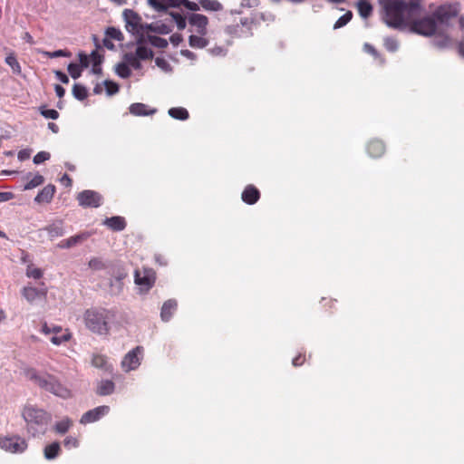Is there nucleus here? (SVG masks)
<instances>
[{
	"label": "nucleus",
	"mask_w": 464,
	"mask_h": 464,
	"mask_svg": "<svg viewBox=\"0 0 464 464\" xmlns=\"http://www.w3.org/2000/svg\"><path fill=\"white\" fill-rule=\"evenodd\" d=\"M27 379L34 382L41 389L62 399H69L72 396V391L63 385L56 376L44 373L39 374L34 368H28L24 371Z\"/></svg>",
	"instance_id": "obj_1"
},
{
	"label": "nucleus",
	"mask_w": 464,
	"mask_h": 464,
	"mask_svg": "<svg viewBox=\"0 0 464 464\" xmlns=\"http://www.w3.org/2000/svg\"><path fill=\"white\" fill-rule=\"evenodd\" d=\"M116 312L112 309L91 308L83 314L85 326L97 334H107L110 331V324L115 320Z\"/></svg>",
	"instance_id": "obj_2"
},
{
	"label": "nucleus",
	"mask_w": 464,
	"mask_h": 464,
	"mask_svg": "<svg viewBox=\"0 0 464 464\" xmlns=\"http://www.w3.org/2000/svg\"><path fill=\"white\" fill-rule=\"evenodd\" d=\"M382 8V21L390 28L404 30L408 26L404 0H379Z\"/></svg>",
	"instance_id": "obj_3"
},
{
	"label": "nucleus",
	"mask_w": 464,
	"mask_h": 464,
	"mask_svg": "<svg viewBox=\"0 0 464 464\" xmlns=\"http://www.w3.org/2000/svg\"><path fill=\"white\" fill-rule=\"evenodd\" d=\"M22 415L26 422L27 431L33 437L44 435L52 420L49 412L33 405L25 406Z\"/></svg>",
	"instance_id": "obj_4"
},
{
	"label": "nucleus",
	"mask_w": 464,
	"mask_h": 464,
	"mask_svg": "<svg viewBox=\"0 0 464 464\" xmlns=\"http://www.w3.org/2000/svg\"><path fill=\"white\" fill-rule=\"evenodd\" d=\"M147 4L156 12H168L169 9L180 5L188 10L197 12L200 10V5L189 0H147Z\"/></svg>",
	"instance_id": "obj_5"
},
{
	"label": "nucleus",
	"mask_w": 464,
	"mask_h": 464,
	"mask_svg": "<svg viewBox=\"0 0 464 464\" xmlns=\"http://www.w3.org/2000/svg\"><path fill=\"white\" fill-rule=\"evenodd\" d=\"M459 13V9L458 4L447 3L438 6L431 16L435 19L437 24L449 26L450 21L457 17Z\"/></svg>",
	"instance_id": "obj_6"
},
{
	"label": "nucleus",
	"mask_w": 464,
	"mask_h": 464,
	"mask_svg": "<svg viewBox=\"0 0 464 464\" xmlns=\"http://www.w3.org/2000/svg\"><path fill=\"white\" fill-rule=\"evenodd\" d=\"M436 30L437 24L431 15L410 23V31L423 36H431L436 33Z\"/></svg>",
	"instance_id": "obj_7"
},
{
	"label": "nucleus",
	"mask_w": 464,
	"mask_h": 464,
	"mask_svg": "<svg viewBox=\"0 0 464 464\" xmlns=\"http://www.w3.org/2000/svg\"><path fill=\"white\" fill-rule=\"evenodd\" d=\"M27 446L26 440L19 436L0 439V448L10 453H23Z\"/></svg>",
	"instance_id": "obj_8"
},
{
	"label": "nucleus",
	"mask_w": 464,
	"mask_h": 464,
	"mask_svg": "<svg viewBox=\"0 0 464 464\" xmlns=\"http://www.w3.org/2000/svg\"><path fill=\"white\" fill-rule=\"evenodd\" d=\"M102 196L94 190L85 189L77 195L79 205L83 208H98L102 204Z\"/></svg>",
	"instance_id": "obj_9"
},
{
	"label": "nucleus",
	"mask_w": 464,
	"mask_h": 464,
	"mask_svg": "<svg viewBox=\"0 0 464 464\" xmlns=\"http://www.w3.org/2000/svg\"><path fill=\"white\" fill-rule=\"evenodd\" d=\"M143 349L137 346L130 351L122 359L121 366L126 372L136 370L140 364V356Z\"/></svg>",
	"instance_id": "obj_10"
},
{
	"label": "nucleus",
	"mask_w": 464,
	"mask_h": 464,
	"mask_svg": "<svg viewBox=\"0 0 464 464\" xmlns=\"http://www.w3.org/2000/svg\"><path fill=\"white\" fill-rule=\"evenodd\" d=\"M156 280L155 273L152 269H144L141 275L140 271H135V284L140 286V290L148 292Z\"/></svg>",
	"instance_id": "obj_11"
},
{
	"label": "nucleus",
	"mask_w": 464,
	"mask_h": 464,
	"mask_svg": "<svg viewBox=\"0 0 464 464\" xmlns=\"http://www.w3.org/2000/svg\"><path fill=\"white\" fill-rule=\"evenodd\" d=\"M125 21V27L129 33L134 32L138 29H142L143 23H141L140 15L131 9H125L122 13Z\"/></svg>",
	"instance_id": "obj_12"
},
{
	"label": "nucleus",
	"mask_w": 464,
	"mask_h": 464,
	"mask_svg": "<svg viewBox=\"0 0 464 464\" xmlns=\"http://www.w3.org/2000/svg\"><path fill=\"white\" fill-rule=\"evenodd\" d=\"M110 411V407L107 405L98 406L83 413L81 417V424H88L101 420L103 416L107 415Z\"/></svg>",
	"instance_id": "obj_13"
},
{
	"label": "nucleus",
	"mask_w": 464,
	"mask_h": 464,
	"mask_svg": "<svg viewBox=\"0 0 464 464\" xmlns=\"http://www.w3.org/2000/svg\"><path fill=\"white\" fill-rule=\"evenodd\" d=\"M188 24L196 27V32L199 35H206L208 33V18L200 14H189L188 16Z\"/></svg>",
	"instance_id": "obj_14"
},
{
	"label": "nucleus",
	"mask_w": 464,
	"mask_h": 464,
	"mask_svg": "<svg viewBox=\"0 0 464 464\" xmlns=\"http://www.w3.org/2000/svg\"><path fill=\"white\" fill-rule=\"evenodd\" d=\"M46 232L51 240L63 237L65 234L64 222L62 219H57L51 224L39 229V232Z\"/></svg>",
	"instance_id": "obj_15"
},
{
	"label": "nucleus",
	"mask_w": 464,
	"mask_h": 464,
	"mask_svg": "<svg viewBox=\"0 0 464 464\" xmlns=\"http://www.w3.org/2000/svg\"><path fill=\"white\" fill-rule=\"evenodd\" d=\"M89 237L88 233H82L79 235L72 236L69 238L63 239L57 244V247L62 249H69Z\"/></svg>",
	"instance_id": "obj_16"
},
{
	"label": "nucleus",
	"mask_w": 464,
	"mask_h": 464,
	"mask_svg": "<svg viewBox=\"0 0 464 464\" xmlns=\"http://www.w3.org/2000/svg\"><path fill=\"white\" fill-rule=\"evenodd\" d=\"M46 293L47 291L45 288L37 289L32 286H25L22 291L23 296L30 303H33L37 298L45 297Z\"/></svg>",
	"instance_id": "obj_17"
},
{
	"label": "nucleus",
	"mask_w": 464,
	"mask_h": 464,
	"mask_svg": "<svg viewBox=\"0 0 464 464\" xmlns=\"http://www.w3.org/2000/svg\"><path fill=\"white\" fill-rule=\"evenodd\" d=\"M241 198L245 203L248 205H253L258 201L260 198V193L259 190L253 185H247L245 188Z\"/></svg>",
	"instance_id": "obj_18"
},
{
	"label": "nucleus",
	"mask_w": 464,
	"mask_h": 464,
	"mask_svg": "<svg viewBox=\"0 0 464 464\" xmlns=\"http://www.w3.org/2000/svg\"><path fill=\"white\" fill-rule=\"evenodd\" d=\"M102 224L107 226L112 231L116 232L122 231L126 227V221L124 218L120 216L107 218L103 220Z\"/></svg>",
	"instance_id": "obj_19"
},
{
	"label": "nucleus",
	"mask_w": 464,
	"mask_h": 464,
	"mask_svg": "<svg viewBox=\"0 0 464 464\" xmlns=\"http://www.w3.org/2000/svg\"><path fill=\"white\" fill-rule=\"evenodd\" d=\"M55 187L53 185L45 186L34 198V201L38 204L49 203L53 198Z\"/></svg>",
	"instance_id": "obj_20"
},
{
	"label": "nucleus",
	"mask_w": 464,
	"mask_h": 464,
	"mask_svg": "<svg viewBox=\"0 0 464 464\" xmlns=\"http://www.w3.org/2000/svg\"><path fill=\"white\" fill-rule=\"evenodd\" d=\"M177 306H178V304H177L176 300H174V299L167 300L163 304V305L161 307V311H160V317H161L162 321L169 322L170 320V318L172 317L174 312L177 310Z\"/></svg>",
	"instance_id": "obj_21"
},
{
	"label": "nucleus",
	"mask_w": 464,
	"mask_h": 464,
	"mask_svg": "<svg viewBox=\"0 0 464 464\" xmlns=\"http://www.w3.org/2000/svg\"><path fill=\"white\" fill-rule=\"evenodd\" d=\"M147 32H151L159 34H169L172 29L166 24L163 23H145L142 26Z\"/></svg>",
	"instance_id": "obj_22"
},
{
	"label": "nucleus",
	"mask_w": 464,
	"mask_h": 464,
	"mask_svg": "<svg viewBox=\"0 0 464 464\" xmlns=\"http://www.w3.org/2000/svg\"><path fill=\"white\" fill-rule=\"evenodd\" d=\"M423 0H409L405 1V14L411 19L420 14L421 11V3Z\"/></svg>",
	"instance_id": "obj_23"
},
{
	"label": "nucleus",
	"mask_w": 464,
	"mask_h": 464,
	"mask_svg": "<svg viewBox=\"0 0 464 464\" xmlns=\"http://www.w3.org/2000/svg\"><path fill=\"white\" fill-rule=\"evenodd\" d=\"M129 110L130 112L135 116L152 115L157 111L156 109L149 110L146 104L140 102L132 103Z\"/></svg>",
	"instance_id": "obj_24"
},
{
	"label": "nucleus",
	"mask_w": 464,
	"mask_h": 464,
	"mask_svg": "<svg viewBox=\"0 0 464 464\" xmlns=\"http://www.w3.org/2000/svg\"><path fill=\"white\" fill-rule=\"evenodd\" d=\"M367 150L371 157L378 158L384 153L385 146L382 141L374 140L368 144Z\"/></svg>",
	"instance_id": "obj_25"
},
{
	"label": "nucleus",
	"mask_w": 464,
	"mask_h": 464,
	"mask_svg": "<svg viewBox=\"0 0 464 464\" xmlns=\"http://www.w3.org/2000/svg\"><path fill=\"white\" fill-rule=\"evenodd\" d=\"M115 383L111 380H102L96 390V393L100 396L111 395L114 392Z\"/></svg>",
	"instance_id": "obj_26"
},
{
	"label": "nucleus",
	"mask_w": 464,
	"mask_h": 464,
	"mask_svg": "<svg viewBox=\"0 0 464 464\" xmlns=\"http://www.w3.org/2000/svg\"><path fill=\"white\" fill-rule=\"evenodd\" d=\"M92 365L95 368H99L104 371H110L111 365L107 362V358L99 353H93L92 356Z\"/></svg>",
	"instance_id": "obj_27"
},
{
	"label": "nucleus",
	"mask_w": 464,
	"mask_h": 464,
	"mask_svg": "<svg viewBox=\"0 0 464 464\" xmlns=\"http://www.w3.org/2000/svg\"><path fill=\"white\" fill-rule=\"evenodd\" d=\"M205 11L218 12L223 10V5L218 0H197Z\"/></svg>",
	"instance_id": "obj_28"
},
{
	"label": "nucleus",
	"mask_w": 464,
	"mask_h": 464,
	"mask_svg": "<svg viewBox=\"0 0 464 464\" xmlns=\"http://www.w3.org/2000/svg\"><path fill=\"white\" fill-rule=\"evenodd\" d=\"M164 14H168L171 16L172 20L176 23L177 27L179 30H184L187 26V19L185 15H183L181 13L178 11H169L163 12Z\"/></svg>",
	"instance_id": "obj_29"
},
{
	"label": "nucleus",
	"mask_w": 464,
	"mask_h": 464,
	"mask_svg": "<svg viewBox=\"0 0 464 464\" xmlns=\"http://www.w3.org/2000/svg\"><path fill=\"white\" fill-rule=\"evenodd\" d=\"M357 9L359 14L363 18L367 19L369 18L372 14V5L370 4V2L366 0H360L357 5Z\"/></svg>",
	"instance_id": "obj_30"
},
{
	"label": "nucleus",
	"mask_w": 464,
	"mask_h": 464,
	"mask_svg": "<svg viewBox=\"0 0 464 464\" xmlns=\"http://www.w3.org/2000/svg\"><path fill=\"white\" fill-rule=\"evenodd\" d=\"M60 450L61 448L59 442H53L44 448V458L48 460L54 459L59 455Z\"/></svg>",
	"instance_id": "obj_31"
},
{
	"label": "nucleus",
	"mask_w": 464,
	"mask_h": 464,
	"mask_svg": "<svg viewBox=\"0 0 464 464\" xmlns=\"http://www.w3.org/2000/svg\"><path fill=\"white\" fill-rule=\"evenodd\" d=\"M203 36L204 35L191 34L188 37V44H189V46L192 47V48H198V49H202V48H205L206 46H208V40L206 39Z\"/></svg>",
	"instance_id": "obj_32"
},
{
	"label": "nucleus",
	"mask_w": 464,
	"mask_h": 464,
	"mask_svg": "<svg viewBox=\"0 0 464 464\" xmlns=\"http://www.w3.org/2000/svg\"><path fill=\"white\" fill-rule=\"evenodd\" d=\"M5 61L12 69L13 73L17 75L21 74L22 69L14 52L9 53Z\"/></svg>",
	"instance_id": "obj_33"
},
{
	"label": "nucleus",
	"mask_w": 464,
	"mask_h": 464,
	"mask_svg": "<svg viewBox=\"0 0 464 464\" xmlns=\"http://www.w3.org/2000/svg\"><path fill=\"white\" fill-rule=\"evenodd\" d=\"M169 115L174 119L185 121L188 119V111L182 107L170 108L168 111Z\"/></svg>",
	"instance_id": "obj_34"
},
{
	"label": "nucleus",
	"mask_w": 464,
	"mask_h": 464,
	"mask_svg": "<svg viewBox=\"0 0 464 464\" xmlns=\"http://www.w3.org/2000/svg\"><path fill=\"white\" fill-rule=\"evenodd\" d=\"M124 62L129 65H130L135 70H140L141 68V63L140 62V58L132 53H126L123 55Z\"/></svg>",
	"instance_id": "obj_35"
},
{
	"label": "nucleus",
	"mask_w": 464,
	"mask_h": 464,
	"mask_svg": "<svg viewBox=\"0 0 464 464\" xmlns=\"http://www.w3.org/2000/svg\"><path fill=\"white\" fill-rule=\"evenodd\" d=\"M72 95L78 101H83L88 96L87 88L80 83H75L72 87Z\"/></svg>",
	"instance_id": "obj_36"
},
{
	"label": "nucleus",
	"mask_w": 464,
	"mask_h": 464,
	"mask_svg": "<svg viewBox=\"0 0 464 464\" xmlns=\"http://www.w3.org/2000/svg\"><path fill=\"white\" fill-rule=\"evenodd\" d=\"M148 42L154 47L164 49L168 46L169 43L166 39L160 36L147 34Z\"/></svg>",
	"instance_id": "obj_37"
},
{
	"label": "nucleus",
	"mask_w": 464,
	"mask_h": 464,
	"mask_svg": "<svg viewBox=\"0 0 464 464\" xmlns=\"http://www.w3.org/2000/svg\"><path fill=\"white\" fill-rule=\"evenodd\" d=\"M115 72L122 79H127L131 74V71L125 62L117 63L115 66Z\"/></svg>",
	"instance_id": "obj_38"
},
{
	"label": "nucleus",
	"mask_w": 464,
	"mask_h": 464,
	"mask_svg": "<svg viewBox=\"0 0 464 464\" xmlns=\"http://www.w3.org/2000/svg\"><path fill=\"white\" fill-rule=\"evenodd\" d=\"M72 426V420L69 418H64L54 425V430L59 434L66 433Z\"/></svg>",
	"instance_id": "obj_39"
},
{
	"label": "nucleus",
	"mask_w": 464,
	"mask_h": 464,
	"mask_svg": "<svg viewBox=\"0 0 464 464\" xmlns=\"http://www.w3.org/2000/svg\"><path fill=\"white\" fill-rule=\"evenodd\" d=\"M140 60H149L152 59L153 52L151 49L146 47L145 45H139L136 49L135 53Z\"/></svg>",
	"instance_id": "obj_40"
},
{
	"label": "nucleus",
	"mask_w": 464,
	"mask_h": 464,
	"mask_svg": "<svg viewBox=\"0 0 464 464\" xmlns=\"http://www.w3.org/2000/svg\"><path fill=\"white\" fill-rule=\"evenodd\" d=\"M72 338V334L68 330L60 335H53L50 338V341L54 345H61L62 343L68 342Z\"/></svg>",
	"instance_id": "obj_41"
},
{
	"label": "nucleus",
	"mask_w": 464,
	"mask_h": 464,
	"mask_svg": "<svg viewBox=\"0 0 464 464\" xmlns=\"http://www.w3.org/2000/svg\"><path fill=\"white\" fill-rule=\"evenodd\" d=\"M39 111L45 119L57 120L59 118V112L56 110L48 109L44 105L39 107Z\"/></svg>",
	"instance_id": "obj_42"
},
{
	"label": "nucleus",
	"mask_w": 464,
	"mask_h": 464,
	"mask_svg": "<svg viewBox=\"0 0 464 464\" xmlns=\"http://www.w3.org/2000/svg\"><path fill=\"white\" fill-rule=\"evenodd\" d=\"M353 18L352 11H347L344 14H343L334 24V29L337 30L345 26Z\"/></svg>",
	"instance_id": "obj_43"
},
{
	"label": "nucleus",
	"mask_w": 464,
	"mask_h": 464,
	"mask_svg": "<svg viewBox=\"0 0 464 464\" xmlns=\"http://www.w3.org/2000/svg\"><path fill=\"white\" fill-rule=\"evenodd\" d=\"M105 34L108 38L116 40V41H122L124 38L121 31L115 27H108L106 29Z\"/></svg>",
	"instance_id": "obj_44"
},
{
	"label": "nucleus",
	"mask_w": 464,
	"mask_h": 464,
	"mask_svg": "<svg viewBox=\"0 0 464 464\" xmlns=\"http://www.w3.org/2000/svg\"><path fill=\"white\" fill-rule=\"evenodd\" d=\"M44 181V179L42 175L36 174L31 180H29L25 185L24 189L29 190L33 189L40 185H42Z\"/></svg>",
	"instance_id": "obj_45"
},
{
	"label": "nucleus",
	"mask_w": 464,
	"mask_h": 464,
	"mask_svg": "<svg viewBox=\"0 0 464 464\" xmlns=\"http://www.w3.org/2000/svg\"><path fill=\"white\" fill-rule=\"evenodd\" d=\"M145 29H138L134 32H131L133 35L136 36V44L139 45H144L148 42L147 34H145Z\"/></svg>",
	"instance_id": "obj_46"
},
{
	"label": "nucleus",
	"mask_w": 464,
	"mask_h": 464,
	"mask_svg": "<svg viewBox=\"0 0 464 464\" xmlns=\"http://www.w3.org/2000/svg\"><path fill=\"white\" fill-rule=\"evenodd\" d=\"M68 72L72 79H78L82 75L81 66L77 63H71L67 67Z\"/></svg>",
	"instance_id": "obj_47"
},
{
	"label": "nucleus",
	"mask_w": 464,
	"mask_h": 464,
	"mask_svg": "<svg viewBox=\"0 0 464 464\" xmlns=\"http://www.w3.org/2000/svg\"><path fill=\"white\" fill-rule=\"evenodd\" d=\"M384 47L387 51L393 53L398 50L399 44L396 39L392 37H386L384 38Z\"/></svg>",
	"instance_id": "obj_48"
},
{
	"label": "nucleus",
	"mask_w": 464,
	"mask_h": 464,
	"mask_svg": "<svg viewBox=\"0 0 464 464\" xmlns=\"http://www.w3.org/2000/svg\"><path fill=\"white\" fill-rule=\"evenodd\" d=\"M89 267L93 270H102L106 268V266L104 262L102 260V258L99 257H92L89 261Z\"/></svg>",
	"instance_id": "obj_49"
},
{
	"label": "nucleus",
	"mask_w": 464,
	"mask_h": 464,
	"mask_svg": "<svg viewBox=\"0 0 464 464\" xmlns=\"http://www.w3.org/2000/svg\"><path fill=\"white\" fill-rule=\"evenodd\" d=\"M103 84L106 88V92L109 95H113L119 92V85L110 80H105Z\"/></svg>",
	"instance_id": "obj_50"
},
{
	"label": "nucleus",
	"mask_w": 464,
	"mask_h": 464,
	"mask_svg": "<svg viewBox=\"0 0 464 464\" xmlns=\"http://www.w3.org/2000/svg\"><path fill=\"white\" fill-rule=\"evenodd\" d=\"M44 55L49 58L70 57L71 53L65 50H56L54 52H44Z\"/></svg>",
	"instance_id": "obj_51"
},
{
	"label": "nucleus",
	"mask_w": 464,
	"mask_h": 464,
	"mask_svg": "<svg viewBox=\"0 0 464 464\" xmlns=\"http://www.w3.org/2000/svg\"><path fill=\"white\" fill-rule=\"evenodd\" d=\"M51 155L47 151H40L34 157V164H41L50 159Z\"/></svg>",
	"instance_id": "obj_52"
},
{
	"label": "nucleus",
	"mask_w": 464,
	"mask_h": 464,
	"mask_svg": "<svg viewBox=\"0 0 464 464\" xmlns=\"http://www.w3.org/2000/svg\"><path fill=\"white\" fill-rule=\"evenodd\" d=\"M26 276L28 277H32L34 279H40L43 276V272L40 268L28 267L26 271Z\"/></svg>",
	"instance_id": "obj_53"
},
{
	"label": "nucleus",
	"mask_w": 464,
	"mask_h": 464,
	"mask_svg": "<svg viewBox=\"0 0 464 464\" xmlns=\"http://www.w3.org/2000/svg\"><path fill=\"white\" fill-rule=\"evenodd\" d=\"M81 69L87 68L90 64V57L84 53H79L78 54Z\"/></svg>",
	"instance_id": "obj_54"
},
{
	"label": "nucleus",
	"mask_w": 464,
	"mask_h": 464,
	"mask_svg": "<svg viewBox=\"0 0 464 464\" xmlns=\"http://www.w3.org/2000/svg\"><path fill=\"white\" fill-rule=\"evenodd\" d=\"M63 444L66 448L72 449L76 448L79 445V441L76 438H73L72 436L66 437L63 440Z\"/></svg>",
	"instance_id": "obj_55"
},
{
	"label": "nucleus",
	"mask_w": 464,
	"mask_h": 464,
	"mask_svg": "<svg viewBox=\"0 0 464 464\" xmlns=\"http://www.w3.org/2000/svg\"><path fill=\"white\" fill-rule=\"evenodd\" d=\"M155 63L158 67L161 68L164 71H168L170 68L169 63L163 58L157 57L155 59Z\"/></svg>",
	"instance_id": "obj_56"
},
{
	"label": "nucleus",
	"mask_w": 464,
	"mask_h": 464,
	"mask_svg": "<svg viewBox=\"0 0 464 464\" xmlns=\"http://www.w3.org/2000/svg\"><path fill=\"white\" fill-rule=\"evenodd\" d=\"M90 59L92 60V64H95L97 61L99 62V63H102L103 62V56L101 55L97 50H94L91 53Z\"/></svg>",
	"instance_id": "obj_57"
},
{
	"label": "nucleus",
	"mask_w": 464,
	"mask_h": 464,
	"mask_svg": "<svg viewBox=\"0 0 464 464\" xmlns=\"http://www.w3.org/2000/svg\"><path fill=\"white\" fill-rule=\"evenodd\" d=\"M363 50L369 53H371L374 57L379 56L378 51L372 44L365 43L363 45Z\"/></svg>",
	"instance_id": "obj_58"
},
{
	"label": "nucleus",
	"mask_w": 464,
	"mask_h": 464,
	"mask_svg": "<svg viewBox=\"0 0 464 464\" xmlns=\"http://www.w3.org/2000/svg\"><path fill=\"white\" fill-rule=\"evenodd\" d=\"M56 78L64 84L69 82V77L62 71L54 72Z\"/></svg>",
	"instance_id": "obj_59"
},
{
	"label": "nucleus",
	"mask_w": 464,
	"mask_h": 464,
	"mask_svg": "<svg viewBox=\"0 0 464 464\" xmlns=\"http://www.w3.org/2000/svg\"><path fill=\"white\" fill-rule=\"evenodd\" d=\"M182 40V35L179 34H173L169 38V41L173 45H179Z\"/></svg>",
	"instance_id": "obj_60"
},
{
	"label": "nucleus",
	"mask_w": 464,
	"mask_h": 464,
	"mask_svg": "<svg viewBox=\"0 0 464 464\" xmlns=\"http://www.w3.org/2000/svg\"><path fill=\"white\" fill-rule=\"evenodd\" d=\"M14 198V194L12 192H1L0 191V202L9 201Z\"/></svg>",
	"instance_id": "obj_61"
},
{
	"label": "nucleus",
	"mask_w": 464,
	"mask_h": 464,
	"mask_svg": "<svg viewBox=\"0 0 464 464\" xmlns=\"http://www.w3.org/2000/svg\"><path fill=\"white\" fill-rule=\"evenodd\" d=\"M54 91H55L56 95L59 98H63L65 94V89L63 86H61L60 84H55Z\"/></svg>",
	"instance_id": "obj_62"
},
{
	"label": "nucleus",
	"mask_w": 464,
	"mask_h": 464,
	"mask_svg": "<svg viewBox=\"0 0 464 464\" xmlns=\"http://www.w3.org/2000/svg\"><path fill=\"white\" fill-rule=\"evenodd\" d=\"M180 53H181L182 56H184V57H186L188 59H190V60L196 59V54L193 52L189 51V50H187V49L186 50H181Z\"/></svg>",
	"instance_id": "obj_63"
},
{
	"label": "nucleus",
	"mask_w": 464,
	"mask_h": 464,
	"mask_svg": "<svg viewBox=\"0 0 464 464\" xmlns=\"http://www.w3.org/2000/svg\"><path fill=\"white\" fill-rule=\"evenodd\" d=\"M304 359L303 358V356L301 354H299L298 356H296L293 359V365L300 366L304 363Z\"/></svg>",
	"instance_id": "obj_64"
}]
</instances>
